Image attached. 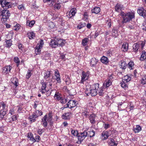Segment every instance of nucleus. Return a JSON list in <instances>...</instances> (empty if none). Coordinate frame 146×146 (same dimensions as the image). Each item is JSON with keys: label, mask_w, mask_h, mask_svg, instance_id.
I'll return each mask as SVG.
<instances>
[{"label": "nucleus", "mask_w": 146, "mask_h": 146, "mask_svg": "<svg viewBox=\"0 0 146 146\" xmlns=\"http://www.w3.org/2000/svg\"><path fill=\"white\" fill-rule=\"evenodd\" d=\"M100 8L98 7H95L92 10V13H94L96 14L100 12Z\"/></svg>", "instance_id": "28"}, {"label": "nucleus", "mask_w": 146, "mask_h": 146, "mask_svg": "<svg viewBox=\"0 0 146 146\" xmlns=\"http://www.w3.org/2000/svg\"><path fill=\"white\" fill-rule=\"evenodd\" d=\"M31 70H29L27 71V73L26 75V78L27 79L29 78L31 75Z\"/></svg>", "instance_id": "54"}, {"label": "nucleus", "mask_w": 146, "mask_h": 146, "mask_svg": "<svg viewBox=\"0 0 146 146\" xmlns=\"http://www.w3.org/2000/svg\"><path fill=\"white\" fill-rule=\"evenodd\" d=\"M109 136V132L107 131H103L102 133V137L103 140L107 139Z\"/></svg>", "instance_id": "16"}, {"label": "nucleus", "mask_w": 146, "mask_h": 146, "mask_svg": "<svg viewBox=\"0 0 146 146\" xmlns=\"http://www.w3.org/2000/svg\"><path fill=\"white\" fill-rule=\"evenodd\" d=\"M88 132L84 131L83 132L79 133L77 136L78 140L81 142L87 136Z\"/></svg>", "instance_id": "5"}, {"label": "nucleus", "mask_w": 146, "mask_h": 146, "mask_svg": "<svg viewBox=\"0 0 146 146\" xmlns=\"http://www.w3.org/2000/svg\"><path fill=\"white\" fill-rule=\"evenodd\" d=\"M102 62L105 64H107L109 62L108 58L104 56H103L100 59Z\"/></svg>", "instance_id": "24"}, {"label": "nucleus", "mask_w": 146, "mask_h": 146, "mask_svg": "<svg viewBox=\"0 0 146 146\" xmlns=\"http://www.w3.org/2000/svg\"><path fill=\"white\" fill-rule=\"evenodd\" d=\"M54 99L58 100H60L62 98L58 92H56L54 97Z\"/></svg>", "instance_id": "36"}, {"label": "nucleus", "mask_w": 146, "mask_h": 146, "mask_svg": "<svg viewBox=\"0 0 146 146\" xmlns=\"http://www.w3.org/2000/svg\"><path fill=\"white\" fill-rule=\"evenodd\" d=\"M90 87L92 88V89L98 90V89L99 88V84H94L92 85Z\"/></svg>", "instance_id": "41"}, {"label": "nucleus", "mask_w": 146, "mask_h": 146, "mask_svg": "<svg viewBox=\"0 0 146 146\" xmlns=\"http://www.w3.org/2000/svg\"><path fill=\"white\" fill-rule=\"evenodd\" d=\"M121 15L123 16V23H126L135 17V14L133 12H129L125 14L123 12L121 13Z\"/></svg>", "instance_id": "1"}, {"label": "nucleus", "mask_w": 146, "mask_h": 146, "mask_svg": "<svg viewBox=\"0 0 146 146\" xmlns=\"http://www.w3.org/2000/svg\"><path fill=\"white\" fill-rule=\"evenodd\" d=\"M134 65V62L133 61L130 62L128 64L127 66L130 70L133 69V67Z\"/></svg>", "instance_id": "45"}, {"label": "nucleus", "mask_w": 146, "mask_h": 146, "mask_svg": "<svg viewBox=\"0 0 146 146\" xmlns=\"http://www.w3.org/2000/svg\"><path fill=\"white\" fill-rule=\"evenodd\" d=\"M89 41V39L88 38H86L82 40V44L84 46H86L87 45L88 42Z\"/></svg>", "instance_id": "27"}, {"label": "nucleus", "mask_w": 146, "mask_h": 146, "mask_svg": "<svg viewBox=\"0 0 146 146\" xmlns=\"http://www.w3.org/2000/svg\"><path fill=\"white\" fill-rule=\"evenodd\" d=\"M86 26V23H80V24L78 25L77 26V28L79 29H82V28L85 27Z\"/></svg>", "instance_id": "49"}, {"label": "nucleus", "mask_w": 146, "mask_h": 146, "mask_svg": "<svg viewBox=\"0 0 146 146\" xmlns=\"http://www.w3.org/2000/svg\"><path fill=\"white\" fill-rule=\"evenodd\" d=\"M128 43L127 42H125L122 45L121 49L123 52H126L127 51L128 49Z\"/></svg>", "instance_id": "23"}, {"label": "nucleus", "mask_w": 146, "mask_h": 146, "mask_svg": "<svg viewBox=\"0 0 146 146\" xmlns=\"http://www.w3.org/2000/svg\"><path fill=\"white\" fill-rule=\"evenodd\" d=\"M98 60L95 58H92L90 62L91 66L94 67L95 66L97 63L98 62Z\"/></svg>", "instance_id": "21"}, {"label": "nucleus", "mask_w": 146, "mask_h": 146, "mask_svg": "<svg viewBox=\"0 0 146 146\" xmlns=\"http://www.w3.org/2000/svg\"><path fill=\"white\" fill-rule=\"evenodd\" d=\"M109 144L110 146H117V143H116L114 139H111L109 142Z\"/></svg>", "instance_id": "38"}, {"label": "nucleus", "mask_w": 146, "mask_h": 146, "mask_svg": "<svg viewBox=\"0 0 146 146\" xmlns=\"http://www.w3.org/2000/svg\"><path fill=\"white\" fill-rule=\"evenodd\" d=\"M65 82L66 84L67 85H68L70 83V80L68 76H67V77L66 79Z\"/></svg>", "instance_id": "59"}, {"label": "nucleus", "mask_w": 146, "mask_h": 146, "mask_svg": "<svg viewBox=\"0 0 146 146\" xmlns=\"http://www.w3.org/2000/svg\"><path fill=\"white\" fill-rule=\"evenodd\" d=\"M71 131L72 134L74 136H77L79 133H78L77 131L71 129Z\"/></svg>", "instance_id": "51"}, {"label": "nucleus", "mask_w": 146, "mask_h": 146, "mask_svg": "<svg viewBox=\"0 0 146 146\" xmlns=\"http://www.w3.org/2000/svg\"><path fill=\"white\" fill-rule=\"evenodd\" d=\"M27 137L28 138L30 139V140H32L33 142H35V138L33 137V134L31 133H28Z\"/></svg>", "instance_id": "39"}, {"label": "nucleus", "mask_w": 146, "mask_h": 146, "mask_svg": "<svg viewBox=\"0 0 146 146\" xmlns=\"http://www.w3.org/2000/svg\"><path fill=\"white\" fill-rule=\"evenodd\" d=\"M103 88L101 87L100 88L99 90H98V93L100 96H102L104 94V93L103 92Z\"/></svg>", "instance_id": "44"}, {"label": "nucleus", "mask_w": 146, "mask_h": 146, "mask_svg": "<svg viewBox=\"0 0 146 146\" xmlns=\"http://www.w3.org/2000/svg\"><path fill=\"white\" fill-rule=\"evenodd\" d=\"M52 115L51 113V112H50L48 114V116L47 117V121H48V122H50V125L52 124L51 121L52 120Z\"/></svg>", "instance_id": "35"}, {"label": "nucleus", "mask_w": 146, "mask_h": 146, "mask_svg": "<svg viewBox=\"0 0 146 146\" xmlns=\"http://www.w3.org/2000/svg\"><path fill=\"white\" fill-rule=\"evenodd\" d=\"M35 114L37 116V117L39 116H41L42 115V112L41 111H39L38 110L35 111L34 112Z\"/></svg>", "instance_id": "43"}, {"label": "nucleus", "mask_w": 146, "mask_h": 146, "mask_svg": "<svg viewBox=\"0 0 146 146\" xmlns=\"http://www.w3.org/2000/svg\"><path fill=\"white\" fill-rule=\"evenodd\" d=\"M54 7L55 9L58 10L60 8V3H55L53 6Z\"/></svg>", "instance_id": "48"}, {"label": "nucleus", "mask_w": 146, "mask_h": 146, "mask_svg": "<svg viewBox=\"0 0 146 146\" xmlns=\"http://www.w3.org/2000/svg\"><path fill=\"white\" fill-rule=\"evenodd\" d=\"M89 76V74L88 72H85L83 71L82 73L81 83H83L84 81L88 80V78Z\"/></svg>", "instance_id": "7"}, {"label": "nucleus", "mask_w": 146, "mask_h": 146, "mask_svg": "<svg viewBox=\"0 0 146 146\" xmlns=\"http://www.w3.org/2000/svg\"><path fill=\"white\" fill-rule=\"evenodd\" d=\"M27 35V36L30 39L33 38L34 37H35V34L33 32H29Z\"/></svg>", "instance_id": "30"}, {"label": "nucleus", "mask_w": 146, "mask_h": 146, "mask_svg": "<svg viewBox=\"0 0 146 146\" xmlns=\"http://www.w3.org/2000/svg\"><path fill=\"white\" fill-rule=\"evenodd\" d=\"M18 80L16 78L13 79L12 82L14 84V85L17 86L18 85Z\"/></svg>", "instance_id": "56"}, {"label": "nucleus", "mask_w": 146, "mask_h": 146, "mask_svg": "<svg viewBox=\"0 0 146 146\" xmlns=\"http://www.w3.org/2000/svg\"><path fill=\"white\" fill-rule=\"evenodd\" d=\"M47 115H46L42 119V121L43 122V125L45 127H47L48 125L47 121H47Z\"/></svg>", "instance_id": "20"}, {"label": "nucleus", "mask_w": 146, "mask_h": 146, "mask_svg": "<svg viewBox=\"0 0 146 146\" xmlns=\"http://www.w3.org/2000/svg\"><path fill=\"white\" fill-rule=\"evenodd\" d=\"M131 80V78L128 76H125L122 79V82H127Z\"/></svg>", "instance_id": "34"}, {"label": "nucleus", "mask_w": 146, "mask_h": 146, "mask_svg": "<svg viewBox=\"0 0 146 146\" xmlns=\"http://www.w3.org/2000/svg\"><path fill=\"white\" fill-rule=\"evenodd\" d=\"M14 61L17 64V66L18 67L20 63V60L19 58L17 57H15L14 58Z\"/></svg>", "instance_id": "47"}, {"label": "nucleus", "mask_w": 146, "mask_h": 146, "mask_svg": "<svg viewBox=\"0 0 146 146\" xmlns=\"http://www.w3.org/2000/svg\"><path fill=\"white\" fill-rule=\"evenodd\" d=\"M141 83L143 85L146 83V76H143L141 80Z\"/></svg>", "instance_id": "40"}, {"label": "nucleus", "mask_w": 146, "mask_h": 146, "mask_svg": "<svg viewBox=\"0 0 146 146\" xmlns=\"http://www.w3.org/2000/svg\"><path fill=\"white\" fill-rule=\"evenodd\" d=\"M76 13V10L75 8H73L72 9L69 13L67 15L68 17L71 18L73 16H74Z\"/></svg>", "instance_id": "12"}, {"label": "nucleus", "mask_w": 146, "mask_h": 146, "mask_svg": "<svg viewBox=\"0 0 146 146\" xmlns=\"http://www.w3.org/2000/svg\"><path fill=\"white\" fill-rule=\"evenodd\" d=\"M11 68L10 66H7L3 67V72L5 74L8 73L10 72Z\"/></svg>", "instance_id": "15"}, {"label": "nucleus", "mask_w": 146, "mask_h": 146, "mask_svg": "<svg viewBox=\"0 0 146 146\" xmlns=\"http://www.w3.org/2000/svg\"><path fill=\"white\" fill-rule=\"evenodd\" d=\"M57 38L54 37L52 39L50 42V45L52 48H55L58 46L57 45Z\"/></svg>", "instance_id": "10"}, {"label": "nucleus", "mask_w": 146, "mask_h": 146, "mask_svg": "<svg viewBox=\"0 0 146 146\" xmlns=\"http://www.w3.org/2000/svg\"><path fill=\"white\" fill-rule=\"evenodd\" d=\"M88 132L87 136L90 137H93L95 135V132L94 130H92L91 131H88Z\"/></svg>", "instance_id": "42"}, {"label": "nucleus", "mask_w": 146, "mask_h": 146, "mask_svg": "<svg viewBox=\"0 0 146 146\" xmlns=\"http://www.w3.org/2000/svg\"><path fill=\"white\" fill-rule=\"evenodd\" d=\"M112 81H110L109 80H106L105 83L104 84V86L106 88L109 87L111 84Z\"/></svg>", "instance_id": "37"}, {"label": "nucleus", "mask_w": 146, "mask_h": 146, "mask_svg": "<svg viewBox=\"0 0 146 146\" xmlns=\"http://www.w3.org/2000/svg\"><path fill=\"white\" fill-rule=\"evenodd\" d=\"M71 115V113L70 112L65 113L62 115V117L63 119L68 120L70 119Z\"/></svg>", "instance_id": "17"}, {"label": "nucleus", "mask_w": 146, "mask_h": 146, "mask_svg": "<svg viewBox=\"0 0 146 146\" xmlns=\"http://www.w3.org/2000/svg\"><path fill=\"white\" fill-rule=\"evenodd\" d=\"M96 116V115L93 113L90 114L88 117L89 118L91 123L94 124L96 123L95 118Z\"/></svg>", "instance_id": "11"}, {"label": "nucleus", "mask_w": 146, "mask_h": 146, "mask_svg": "<svg viewBox=\"0 0 146 146\" xmlns=\"http://www.w3.org/2000/svg\"><path fill=\"white\" fill-rule=\"evenodd\" d=\"M36 54H39L41 53V48H40L38 47V46H36Z\"/></svg>", "instance_id": "50"}, {"label": "nucleus", "mask_w": 146, "mask_h": 146, "mask_svg": "<svg viewBox=\"0 0 146 146\" xmlns=\"http://www.w3.org/2000/svg\"><path fill=\"white\" fill-rule=\"evenodd\" d=\"M133 51H134L135 52H136L137 51V50L136 49L137 48V43H135L133 45Z\"/></svg>", "instance_id": "60"}, {"label": "nucleus", "mask_w": 146, "mask_h": 146, "mask_svg": "<svg viewBox=\"0 0 146 146\" xmlns=\"http://www.w3.org/2000/svg\"><path fill=\"white\" fill-rule=\"evenodd\" d=\"M57 45L58 46H62L64 45V42L62 40L57 38Z\"/></svg>", "instance_id": "33"}, {"label": "nucleus", "mask_w": 146, "mask_h": 146, "mask_svg": "<svg viewBox=\"0 0 146 146\" xmlns=\"http://www.w3.org/2000/svg\"><path fill=\"white\" fill-rule=\"evenodd\" d=\"M50 72L49 71H47L45 72L44 74V78L46 79L50 76Z\"/></svg>", "instance_id": "46"}, {"label": "nucleus", "mask_w": 146, "mask_h": 146, "mask_svg": "<svg viewBox=\"0 0 146 146\" xmlns=\"http://www.w3.org/2000/svg\"><path fill=\"white\" fill-rule=\"evenodd\" d=\"M7 110H2L0 111V118L1 119L3 118L6 114Z\"/></svg>", "instance_id": "26"}, {"label": "nucleus", "mask_w": 146, "mask_h": 146, "mask_svg": "<svg viewBox=\"0 0 146 146\" xmlns=\"http://www.w3.org/2000/svg\"><path fill=\"white\" fill-rule=\"evenodd\" d=\"M126 82H122L121 83V86L122 87L124 88H125L127 87V86L126 84Z\"/></svg>", "instance_id": "57"}, {"label": "nucleus", "mask_w": 146, "mask_h": 146, "mask_svg": "<svg viewBox=\"0 0 146 146\" xmlns=\"http://www.w3.org/2000/svg\"><path fill=\"white\" fill-rule=\"evenodd\" d=\"M82 113V115L85 116L86 117H88L90 114L89 111H88V110L87 109H84Z\"/></svg>", "instance_id": "32"}, {"label": "nucleus", "mask_w": 146, "mask_h": 146, "mask_svg": "<svg viewBox=\"0 0 146 146\" xmlns=\"http://www.w3.org/2000/svg\"><path fill=\"white\" fill-rule=\"evenodd\" d=\"M85 93L87 96H89L91 94L92 96H96L98 93L97 90L92 89L91 87L90 89H86L85 91Z\"/></svg>", "instance_id": "4"}, {"label": "nucleus", "mask_w": 146, "mask_h": 146, "mask_svg": "<svg viewBox=\"0 0 146 146\" xmlns=\"http://www.w3.org/2000/svg\"><path fill=\"white\" fill-rule=\"evenodd\" d=\"M76 105V102L75 101L70 100L68 102L67 104L64 106L65 108H70L75 107Z\"/></svg>", "instance_id": "6"}, {"label": "nucleus", "mask_w": 146, "mask_h": 146, "mask_svg": "<svg viewBox=\"0 0 146 146\" xmlns=\"http://www.w3.org/2000/svg\"><path fill=\"white\" fill-rule=\"evenodd\" d=\"M67 99L66 98H62L60 100V102L62 104H65L67 102Z\"/></svg>", "instance_id": "58"}, {"label": "nucleus", "mask_w": 146, "mask_h": 146, "mask_svg": "<svg viewBox=\"0 0 146 146\" xmlns=\"http://www.w3.org/2000/svg\"><path fill=\"white\" fill-rule=\"evenodd\" d=\"M40 139V136L39 135H37L36 136L35 140V142L37 141V142H39Z\"/></svg>", "instance_id": "63"}, {"label": "nucleus", "mask_w": 146, "mask_h": 146, "mask_svg": "<svg viewBox=\"0 0 146 146\" xmlns=\"http://www.w3.org/2000/svg\"><path fill=\"white\" fill-rule=\"evenodd\" d=\"M42 86L40 89V92L42 94L44 93L46 91V92L49 91V90H46V84L45 82H42Z\"/></svg>", "instance_id": "13"}, {"label": "nucleus", "mask_w": 146, "mask_h": 146, "mask_svg": "<svg viewBox=\"0 0 146 146\" xmlns=\"http://www.w3.org/2000/svg\"><path fill=\"white\" fill-rule=\"evenodd\" d=\"M111 20H107L106 24H107V26L110 28L111 26Z\"/></svg>", "instance_id": "61"}, {"label": "nucleus", "mask_w": 146, "mask_h": 146, "mask_svg": "<svg viewBox=\"0 0 146 146\" xmlns=\"http://www.w3.org/2000/svg\"><path fill=\"white\" fill-rule=\"evenodd\" d=\"M9 11L6 9H0V17H1V21L5 22L7 21L10 16Z\"/></svg>", "instance_id": "2"}, {"label": "nucleus", "mask_w": 146, "mask_h": 146, "mask_svg": "<svg viewBox=\"0 0 146 146\" xmlns=\"http://www.w3.org/2000/svg\"><path fill=\"white\" fill-rule=\"evenodd\" d=\"M5 45L7 47L9 48L12 45V41L11 39L9 40H6L5 41Z\"/></svg>", "instance_id": "22"}, {"label": "nucleus", "mask_w": 146, "mask_h": 146, "mask_svg": "<svg viewBox=\"0 0 146 146\" xmlns=\"http://www.w3.org/2000/svg\"><path fill=\"white\" fill-rule=\"evenodd\" d=\"M20 25L19 24H17L15 26V27L14 29L15 30L17 31L19 29H20Z\"/></svg>", "instance_id": "62"}, {"label": "nucleus", "mask_w": 146, "mask_h": 146, "mask_svg": "<svg viewBox=\"0 0 146 146\" xmlns=\"http://www.w3.org/2000/svg\"><path fill=\"white\" fill-rule=\"evenodd\" d=\"M137 13L144 18L146 17V11L143 7H141L137 10Z\"/></svg>", "instance_id": "9"}, {"label": "nucleus", "mask_w": 146, "mask_h": 146, "mask_svg": "<svg viewBox=\"0 0 146 146\" xmlns=\"http://www.w3.org/2000/svg\"><path fill=\"white\" fill-rule=\"evenodd\" d=\"M0 4L4 9H7L11 7V3L5 0H0Z\"/></svg>", "instance_id": "3"}, {"label": "nucleus", "mask_w": 146, "mask_h": 146, "mask_svg": "<svg viewBox=\"0 0 146 146\" xmlns=\"http://www.w3.org/2000/svg\"><path fill=\"white\" fill-rule=\"evenodd\" d=\"M54 75L55 76V79L56 80L57 82L60 84L61 83L60 75L58 70H56L54 72Z\"/></svg>", "instance_id": "8"}, {"label": "nucleus", "mask_w": 146, "mask_h": 146, "mask_svg": "<svg viewBox=\"0 0 146 146\" xmlns=\"http://www.w3.org/2000/svg\"><path fill=\"white\" fill-rule=\"evenodd\" d=\"M44 44V41L43 40H40V41L39 42V43L38 44L37 46L40 48H42L43 45Z\"/></svg>", "instance_id": "52"}, {"label": "nucleus", "mask_w": 146, "mask_h": 146, "mask_svg": "<svg viewBox=\"0 0 146 146\" xmlns=\"http://www.w3.org/2000/svg\"><path fill=\"white\" fill-rule=\"evenodd\" d=\"M112 34L113 36L115 37H116L118 35L117 31L115 29L112 30Z\"/></svg>", "instance_id": "53"}, {"label": "nucleus", "mask_w": 146, "mask_h": 146, "mask_svg": "<svg viewBox=\"0 0 146 146\" xmlns=\"http://www.w3.org/2000/svg\"><path fill=\"white\" fill-rule=\"evenodd\" d=\"M49 25L51 28H53L55 26L54 23L52 22H50L49 23Z\"/></svg>", "instance_id": "64"}, {"label": "nucleus", "mask_w": 146, "mask_h": 146, "mask_svg": "<svg viewBox=\"0 0 146 146\" xmlns=\"http://www.w3.org/2000/svg\"><path fill=\"white\" fill-rule=\"evenodd\" d=\"M35 23V22L34 21H30L28 20L27 21L26 25L31 27L33 26Z\"/></svg>", "instance_id": "31"}, {"label": "nucleus", "mask_w": 146, "mask_h": 146, "mask_svg": "<svg viewBox=\"0 0 146 146\" xmlns=\"http://www.w3.org/2000/svg\"><path fill=\"white\" fill-rule=\"evenodd\" d=\"M145 40H144L139 41L137 43V45L139 48H141V50H142L143 49V48L144 46L145 45Z\"/></svg>", "instance_id": "19"}, {"label": "nucleus", "mask_w": 146, "mask_h": 146, "mask_svg": "<svg viewBox=\"0 0 146 146\" xmlns=\"http://www.w3.org/2000/svg\"><path fill=\"white\" fill-rule=\"evenodd\" d=\"M18 8L21 11H23L25 9V7L23 5H18Z\"/></svg>", "instance_id": "55"}, {"label": "nucleus", "mask_w": 146, "mask_h": 146, "mask_svg": "<svg viewBox=\"0 0 146 146\" xmlns=\"http://www.w3.org/2000/svg\"><path fill=\"white\" fill-rule=\"evenodd\" d=\"M120 67L122 69H125L126 67L127 64L125 61H121L119 64Z\"/></svg>", "instance_id": "25"}, {"label": "nucleus", "mask_w": 146, "mask_h": 146, "mask_svg": "<svg viewBox=\"0 0 146 146\" xmlns=\"http://www.w3.org/2000/svg\"><path fill=\"white\" fill-rule=\"evenodd\" d=\"M146 59V52L143 50L142 52V54L141 55L140 59L141 60L143 61Z\"/></svg>", "instance_id": "29"}, {"label": "nucleus", "mask_w": 146, "mask_h": 146, "mask_svg": "<svg viewBox=\"0 0 146 146\" xmlns=\"http://www.w3.org/2000/svg\"><path fill=\"white\" fill-rule=\"evenodd\" d=\"M123 8V6L119 3H117L115 7V11L118 12L121 11L122 9Z\"/></svg>", "instance_id": "14"}, {"label": "nucleus", "mask_w": 146, "mask_h": 146, "mask_svg": "<svg viewBox=\"0 0 146 146\" xmlns=\"http://www.w3.org/2000/svg\"><path fill=\"white\" fill-rule=\"evenodd\" d=\"M37 117V116L35 114V113H33V114L30 115L28 119L31 123L35 122L36 121V118Z\"/></svg>", "instance_id": "18"}]
</instances>
